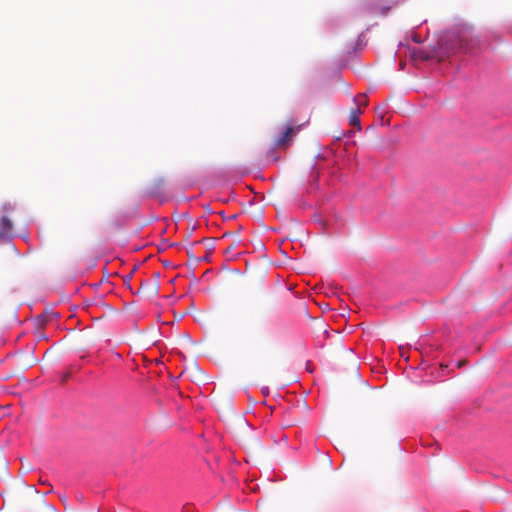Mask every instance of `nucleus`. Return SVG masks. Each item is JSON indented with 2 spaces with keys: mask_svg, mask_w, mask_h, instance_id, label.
Instances as JSON below:
<instances>
[{
  "mask_svg": "<svg viewBox=\"0 0 512 512\" xmlns=\"http://www.w3.org/2000/svg\"><path fill=\"white\" fill-rule=\"evenodd\" d=\"M12 229V221L6 216H2L0 218V240L10 238L12 235Z\"/></svg>",
  "mask_w": 512,
  "mask_h": 512,
  "instance_id": "7ed1b4c3",
  "label": "nucleus"
},
{
  "mask_svg": "<svg viewBox=\"0 0 512 512\" xmlns=\"http://www.w3.org/2000/svg\"><path fill=\"white\" fill-rule=\"evenodd\" d=\"M393 4L385 3L381 0H370L363 3L361 11L364 15L373 17L386 16Z\"/></svg>",
  "mask_w": 512,
  "mask_h": 512,
  "instance_id": "f257e3e1",
  "label": "nucleus"
},
{
  "mask_svg": "<svg viewBox=\"0 0 512 512\" xmlns=\"http://www.w3.org/2000/svg\"><path fill=\"white\" fill-rule=\"evenodd\" d=\"M131 279V276H127V279H126V282H129V280Z\"/></svg>",
  "mask_w": 512,
  "mask_h": 512,
  "instance_id": "9b49d317",
  "label": "nucleus"
},
{
  "mask_svg": "<svg viewBox=\"0 0 512 512\" xmlns=\"http://www.w3.org/2000/svg\"><path fill=\"white\" fill-rule=\"evenodd\" d=\"M460 43H461V46L465 47L467 50L471 51L474 48V44L470 43L464 34L460 38Z\"/></svg>",
  "mask_w": 512,
  "mask_h": 512,
  "instance_id": "0eeeda50",
  "label": "nucleus"
},
{
  "mask_svg": "<svg viewBox=\"0 0 512 512\" xmlns=\"http://www.w3.org/2000/svg\"><path fill=\"white\" fill-rule=\"evenodd\" d=\"M362 111L359 105H355V107L351 108L348 116V124L354 128H361L360 123V115Z\"/></svg>",
  "mask_w": 512,
  "mask_h": 512,
  "instance_id": "20e7f679",
  "label": "nucleus"
},
{
  "mask_svg": "<svg viewBox=\"0 0 512 512\" xmlns=\"http://www.w3.org/2000/svg\"><path fill=\"white\" fill-rule=\"evenodd\" d=\"M297 130H284L281 136L275 139L272 143V149H285L292 142L293 138L296 135Z\"/></svg>",
  "mask_w": 512,
  "mask_h": 512,
  "instance_id": "f03ea898",
  "label": "nucleus"
},
{
  "mask_svg": "<svg viewBox=\"0 0 512 512\" xmlns=\"http://www.w3.org/2000/svg\"><path fill=\"white\" fill-rule=\"evenodd\" d=\"M1 210L3 213H8L12 210V206L10 203H6L2 206Z\"/></svg>",
  "mask_w": 512,
  "mask_h": 512,
  "instance_id": "1a4fd4ad",
  "label": "nucleus"
},
{
  "mask_svg": "<svg viewBox=\"0 0 512 512\" xmlns=\"http://www.w3.org/2000/svg\"><path fill=\"white\" fill-rule=\"evenodd\" d=\"M140 290L148 296H155L158 293V284L150 282H142Z\"/></svg>",
  "mask_w": 512,
  "mask_h": 512,
  "instance_id": "39448f33",
  "label": "nucleus"
},
{
  "mask_svg": "<svg viewBox=\"0 0 512 512\" xmlns=\"http://www.w3.org/2000/svg\"><path fill=\"white\" fill-rule=\"evenodd\" d=\"M287 129L294 128L292 124L286 126Z\"/></svg>",
  "mask_w": 512,
  "mask_h": 512,
  "instance_id": "9d476101",
  "label": "nucleus"
},
{
  "mask_svg": "<svg viewBox=\"0 0 512 512\" xmlns=\"http://www.w3.org/2000/svg\"><path fill=\"white\" fill-rule=\"evenodd\" d=\"M356 101V105H359L360 108L361 106H367V99L365 95H360Z\"/></svg>",
  "mask_w": 512,
  "mask_h": 512,
  "instance_id": "6e6552de",
  "label": "nucleus"
},
{
  "mask_svg": "<svg viewBox=\"0 0 512 512\" xmlns=\"http://www.w3.org/2000/svg\"><path fill=\"white\" fill-rule=\"evenodd\" d=\"M391 120H392V116L383 114L380 116V124L379 125L380 126H390V125H392ZM398 126H399L398 124H393L394 128H398Z\"/></svg>",
  "mask_w": 512,
  "mask_h": 512,
  "instance_id": "423d86ee",
  "label": "nucleus"
}]
</instances>
